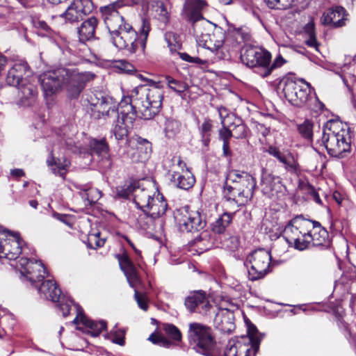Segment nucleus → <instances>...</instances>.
Instances as JSON below:
<instances>
[{
    "label": "nucleus",
    "mask_w": 356,
    "mask_h": 356,
    "mask_svg": "<svg viewBox=\"0 0 356 356\" xmlns=\"http://www.w3.org/2000/svg\"><path fill=\"white\" fill-rule=\"evenodd\" d=\"M116 191L119 198L136 200L138 196V193L141 192V190L135 185L129 184L117 187Z\"/></svg>",
    "instance_id": "7c9ffc66"
},
{
    "label": "nucleus",
    "mask_w": 356,
    "mask_h": 356,
    "mask_svg": "<svg viewBox=\"0 0 356 356\" xmlns=\"http://www.w3.org/2000/svg\"><path fill=\"white\" fill-rule=\"evenodd\" d=\"M213 125L209 119H205L201 126L199 127L201 142L203 145L207 148L211 141V136Z\"/></svg>",
    "instance_id": "f704fd0d"
},
{
    "label": "nucleus",
    "mask_w": 356,
    "mask_h": 356,
    "mask_svg": "<svg viewBox=\"0 0 356 356\" xmlns=\"http://www.w3.org/2000/svg\"><path fill=\"white\" fill-rule=\"evenodd\" d=\"M163 329L165 333L172 340L180 341L181 340V333L180 330L173 324L164 323Z\"/></svg>",
    "instance_id": "c03bdc74"
},
{
    "label": "nucleus",
    "mask_w": 356,
    "mask_h": 356,
    "mask_svg": "<svg viewBox=\"0 0 356 356\" xmlns=\"http://www.w3.org/2000/svg\"><path fill=\"white\" fill-rule=\"evenodd\" d=\"M184 304L191 312L198 310L200 313H207L211 307L206 292L202 290L191 292L186 298Z\"/></svg>",
    "instance_id": "412c9836"
},
{
    "label": "nucleus",
    "mask_w": 356,
    "mask_h": 356,
    "mask_svg": "<svg viewBox=\"0 0 356 356\" xmlns=\"http://www.w3.org/2000/svg\"><path fill=\"white\" fill-rule=\"evenodd\" d=\"M124 5L123 0H117L100 8L111 41L119 49H126L131 54L135 53L138 48L143 51L150 31L149 23L143 19L140 33L138 34L131 24L125 22L120 14L119 10Z\"/></svg>",
    "instance_id": "f257e3e1"
},
{
    "label": "nucleus",
    "mask_w": 356,
    "mask_h": 356,
    "mask_svg": "<svg viewBox=\"0 0 356 356\" xmlns=\"http://www.w3.org/2000/svg\"><path fill=\"white\" fill-rule=\"evenodd\" d=\"M180 58L191 63L202 64L204 62L198 57H192L187 53H178Z\"/></svg>",
    "instance_id": "e2e57ef3"
},
{
    "label": "nucleus",
    "mask_w": 356,
    "mask_h": 356,
    "mask_svg": "<svg viewBox=\"0 0 356 356\" xmlns=\"http://www.w3.org/2000/svg\"><path fill=\"white\" fill-rule=\"evenodd\" d=\"M321 142L328 154L343 158L350 152V140L345 130L339 129L334 123L327 122L323 129Z\"/></svg>",
    "instance_id": "0eeeda50"
},
{
    "label": "nucleus",
    "mask_w": 356,
    "mask_h": 356,
    "mask_svg": "<svg viewBox=\"0 0 356 356\" xmlns=\"http://www.w3.org/2000/svg\"><path fill=\"white\" fill-rule=\"evenodd\" d=\"M83 194L86 195V197H84V196L82 197V198H83L85 200H90V198L91 199L94 198L95 197L93 195H95V194L99 195V197H97V199H99L102 197L100 195V192L98 190L95 189V188L90 189L87 192H84Z\"/></svg>",
    "instance_id": "69168bd1"
},
{
    "label": "nucleus",
    "mask_w": 356,
    "mask_h": 356,
    "mask_svg": "<svg viewBox=\"0 0 356 356\" xmlns=\"http://www.w3.org/2000/svg\"><path fill=\"white\" fill-rule=\"evenodd\" d=\"M35 83V78L30 76L25 79V81L20 83L19 86H15L18 89V96L23 104L29 101L30 102L27 103V104H29L35 99L38 95V88Z\"/></svg>",
    "instance_id": "a878e982"
},
{
    "label": "nucleus",
    "mask_w": 356,
    "mask_h": 356,
    "mask_svg": "<svg viewBox=\"0 0 356 356\" xmlns=\"http://www.w3.org/2000/svg\"><path fill=\"white\" fill-rule=\"evenodd\" d=\"M38 292L41 297L50 300L52 302L64 300L60 289L58 288L55 281L48 280L43 282L38 288Z\"/></svg>",
    "instance_id": "cd10ccee"
},
{
    "label": "nucleus",
    "mask_w": 356,
    "mask_h": 356,
    "mask_svg": "<svg viewBox=\"0 0 356 356\" xmlns=\"http://www.w3.org/2000/svg\"><path fill=\"white\" fill-rule=\"evenodd\" d=\"M218 113L221 120L222 126L228 125L230 127L231 123L237 118L232 113H230L226 108L220 107L218 108Z\"/></svg>",
    "instance_id": "49530a36"
},
{
    "label": "nucleus",
    "mask_w": 356,
    "mask_h": 356,
    "mask_svg": "<svg viewBox=\"0 0 356 356\" xmlns=\"http://www.w3.org/2000/svg\"><path fill=\"white\" fill-rule=\"evenodd\" d=\"M172 161L173 163V165H177L181 170H184V168H186V163L181 160L180 156H174L172 159Z\"/></svg>",
    "instance_id": "338daca9"
},
{
    "label": "nucleus",
    "mask_w": 356,
    "mask_h": 356,
    "mask_svg": "<svg viewBox=\"0 0 356 356\" xmlns=\"http://www.w3.org/2000/svg\"><path fill=\"white\" fill-rule=\"evenodd\" d=\"M60 17L64 18L67 22L74 23L83 19V14L72 5V3L68 6L66 10L63 13Z\"/></svg>",
    "instance_id": "c9c22d12"
},
{
    "label": "nucleus",
    "mask_w": 356,
    "mask_h": 356,
    "mask_svg": "<svg viewBox=\"0 0 356 356\" xmlns=\"http://www.w3.org/2000/svg\"><path fill=\"white\" fill-rule=\"evenodd\" d=\"M89 148L92 154H95L103 160H105L108 166L111 165L108 154L109 147L105 138L99 140L96 138L91 139L89 143Z\"/></svg>",
    "instance_id": "c756f323"
},
{
    "label": "nucleus",
    "mask_w": 356,
    "mask_h": 356,
    "mask_svg": "<svg viewBox=\"0 0 356 356\" xmlns=\"http://www.w3.org/2000/svg\"><path fill=\"white\" fill-rule=\"evenodd\" d=\"M188 337L196 352L205 356H221L211 335V329L199 323L189 324Z\"/></svg>",
    "instance_id": "6e6552de"
},
{
    "label": "nucleus",
    "mask_w": 356,
    "mask_h": 356,
    "mask_svg": "<svg viewBox=\"0 0 356 356\" xmlns=\"http://www.w3.org/2000/svg\"><path fill=\"white\" fill-rule=\"evenodd\" d=\"M97 25L98 19L94 16L90 17L84 20L77 28L79 41L81 42H85L95 38Z\"/></svg>",
    "instance_id": "c85d7f7f"
},
{
    "label": "nucleus",
    "mask_w": 356,
    "mask_h": 356,
    "mask_svg": "<svg viewBox=\"0 0 356 356\" xmlns=\"http://www.w3.org/2000/svg\"><path fill=\"white\" fill-rule=\"evenodd\" d=\"M223 245L229 250L234 251L239 245L238 238L236 236H229L228 238L225 240Z\"/></svg>",
    "instance_id": "bf43d9fd"
},
{
    "label": "nucleus",
    "mask_w": 356,
    "mask_h": 356,
    "mask_svg": "<svg viewBox=\"0 0 356 356\" xmlns=\"http://www.w3.org/2000/svg\"><path fill=\"white\" fill-rule=\"evenodd\" d=\"M270 8L286 9L292 6L296 0H264Z\"/></svg>",
    "instance_id": "de8ad7c7"
},
{
    "label": "nucleus",
    "mask_w": 356,
    "mask_h": 356,
    "mask_svg": "<svg viewBox=\"0 0 356 356\" xmlns=\"http://www.w3.org/2000/svg\"><path fill=\"white\" fill-rule=\"evenodd\" d=\"M138 143V149L142 150L144 149L145 156L148 157L152 152V144L147 140L141 137H138L136 139Z\"/></svg>",
    "instance_id": "5fc2aeb1"
},
{
    "label": "nucleus",
    "mask_w": 356,
    "mask_h": 356,
    "mask_svg": "<svg viewBox=\"0 0 356 356\" xmlns=\"http://www.w3.org/2000/svg\"><path fill=\"white\" fill-rule=\"evenodd\" d=\"M138 117L150 120L158 114L161 108L163 91L159 83L152 82L149 85H140L131 91L128 97Z\"/></svg>",
    "instance_id": "f03ea898"
},
{
    "label": "nucleus",
    "mask_w": 356,
    "mask_h": 356,
    "mask_svg": "<svg viewBox=\"0 0 356 356\" xmlns=\"http://www.w3.org/2000/svg\"><path fill=\"white\" fill-rule=\"evenodd\" d=\"M232 220L229 213H225L218 218L212 225V231L216 234H222Z\"/></svg>",
    "instance_id": "e433bc0d"
},
{
    "label": "nucleus",
    "mask_w": 356,
    "mask_h": 356,
    "mask_svg": "<svg viewBox=\"0 0 356 356\" xmlns=\"http://www.w3.org/2000/svg\"><path fill=\"white\" fill-rule=\"evenodd\" d=\"M310 244L313 246L327 248L330 245L327 231L317 221L312 220V227L310 229Z\"/></svg>",
    "instance_id": "bb28decb"
},
{
    "label": "nucleus",
    "mask_w": 356,
    "mask_h": 356,
    "mask_svg": "<svg viewBox=\"0 0 356 356\" xmlns=\"http://www.w3.org/2000/svg\"><path fill=\"white\" fill-rule=\"evenodd\" d=\"M171 38H173L175 40V35L172 33H167L165 35V40H166L168 43V46L170 49V51L171 52H176L178 49H180L181 45L176 42L173 44L171 41Z\"/></svg>",
    "instance_id": "052dcab7"
},
{
    "label": "nucleus",
    "mask_w": 356,
    "mask_h": 356,
    "mask_svg": "<svg viewBox=\"0 0 356 356\" xmlns=\"http://www.w3.org/2000/svg\"><path fill=\"white\" fill-rule=\"evenodd\" d=\"M219 139L222 143H229V139L233 137L230 127L228 125L222 126V128L218 131Z\"/></svg>",
    "instance_id": "4d7b16f0"
},
{
    "label": "nucleus",
    "mask_w": 356,
    "mask_h": 356,
    "mask_svg": "<svg viewBox=\"0 0 356 356\" xmlns=\"http://www.w3.org/2000/svg\"><path fill=\"white\" fill-rule=\"evenodd\" d=\"M135 207L141 209L146 215H147V211L150 209L151 205H153L154 202H134Z\"/></svg>",
    "instance_id": "0e129e2a"
},
{
    "label": "nucleus",
    "mask_w": 356,
    "mask_h": 356,
    "mask_svg": "<svg viewBox=\"0 0 356 356\" xmlns=\"http://www.w3.org/2000/svg\"><path fill=\"white\" fill-rule=\"evenodd\" d=\"M148 339L155 344H160L165 347H170L172 344L171 341L167 339L165 337L158 334H152Z\"/></svg>",
    "instance_id": "864d4df0"
},
{
    "label": "nucleus",
    "mask_w": 356,
    "mask_h": 356,
    "mask_svg": "<svg viewBox=\"0 0 356 356\" xmlns=\"http://www.w3.org/2000/svg\"><path fill=\"white\" fill-rule=\"evenodd\" d=\"M209 235L207 231L202 232L198 237L195 238L194 244L201 250L209 249L211 245L208 238Z\"/></svg>",
    "instance_id": "09e8293b"
},
{
    "label": "nucleus",
    "mask_w": 356,
    "mask_h": 356,
    "mask_svg": "<svg viewBox=\"0 0 356 356\" xmlns=\"http://www.w3.org/2000/svg\"><path fill=\"white\" fill-rule=\"evenodd\" d=\"M207 6V3L204 0H185L181 15L185 19L193 23V30L195 24L205 20L202 12Z\"/></svg>",
    "instance_id": "6ab92c4d"
},
{
    "label": "nucleus",
    "mask_w": 356,
    "mask_h": 356,
    "mask_svg": "<svg viewBox=\"0 0 356 356\" xmlns=\"http://www.w3.org/2000/svg\"><path fill=\"white\" fill-rule=\"evenodd\" d=\"M165 125V134L168 138L174 137L180 131L181 124L177 120L174 119H168Z\"/></svg>",
    "instance_id": "37998d69"
},
{
    "label": "nucleus",
    "mask_w": 356,
    "mask_h": 356,
    "mask_svg": "<svg viewBox=\"0 0 356 356\" xmlns=\"http://www.w3.org/2000/svg\"><path fill=\"white\" fill-rule=\"evenodd\" d=\"M256 184V179L250 173L232 170L227 175L225 197L227 200H235L236 197L251 200Z\"/></svg>",
    "instance_id": "39448f33"
},
{
    "label": "nucleus",
    "mask_w": 356,
    "mask_h": 356,
    "mask_svg": "<svg viewBox=\"0 0 356 356\" xmlns=\"http://www.w3.org/2000/svg\"><path fill=\"white\" fill-rule=\"evenodd\" d=\"M254 327H250L248 334L230 339L221 356L255 355L261 341Z\"/></svg>",
    "instance_id": "1a4fd4ad"
},
{
    "label": "nucleus",
    "mask_w": 356,
    "mask_h": 356,
    "mask_svg": "<svg viewBox=\"0 0 356 356\" xmlns=\"http://www.w3.org/2000/svg\"><path fill=\"white\" fill-rule=\"evenodd\" d=\"M154 204L151 205V208L147 211V215L156 218L163 215L168 208L166 202H154Z\"/></svg>",
    "instance_id": "a19ab883"
},
{
    "label": "nucleus",
    "mask_w": 356,
    "mask_h": 356,
    "mask_svg": "<svg viewBox=\"0 0 356 356\" xmlns=\"http://www.w3.org/2000/svg\"><path fill=\"white\" fill-rule=\"evenodd\" d=\"M171 179L174 181L177 179V187L184 190L191 188L195 183V179L193 176L188 174L186 177L185 175H178V172L177 173L176 172L172 175Z\"/></svg>",
    "instance_id": "58836bf2"
},
{
    "label": "nucleus",
    "mask_w": 356,
    "mask_h": 356,
    "mask_svg": "<svg viewBox=\"0 0 356 356\" xmlns=\"http://www.w3.org/2000/svg\"><path fill=\"white\" fill-rule=\"evenodd\" d=\"M117 258L120 268L124 272L129 285L131 287H134L140 282V277L136 268L127 254H118Z\"/></svg>",
    "instance_id": "393cba45"
},
{
    "label": "nucleus",
    "mask_w": 356,
    "mask_h": 356,
    "mask_svg": "<svg viewBox=\"0 0 356 356\" xmlns=\"http://www.w3.org/2000/svg\"><path fill=\"white\" fill-rule=\"evenodd\" d=\"M76 310V316L73 321V323L76 325L78 330L90 333L92 337L98 336L106 326L104 321H94L88 319L83 314V310L79 305H75Z\"/></svg>",
    "instance_id": "a211bd4d"
},
{
    "label": "nucleus",
    "mask_w": 356,
    "mask_h": 356,
    "mask_svg": "<svg viewBox=\"0 0 356 356\" xmlns=\"http://www.w3.org/2000/svg\"><path fill=\"white\" fill-rule=\"evenodd\" d=\"M235 36L237 40H241L240 42H245L249 40L250 38V35L248 30L243 28H239L235 31Z\"/></svg>",
    "instance_id": "680f3d73"
},
{
    "label": "nucleus",
    "mask_w": 356,
    "mask_h": 356,
    "mask_svg": "<svg viewBox=\"0 0 356 356\" xmlns=\"http://www.w3.org/2000/svg\"><path fill=\"white\" fill-rule=\"evenodd\" d=\"M135 299L140 309L147 311L148 309L147 297L145 293L135 290Z\"/></svg>",
    "instance_id": "13d9d810"
},
{
    "label": "nucleus",
    "mask_w": 356,
    "mask_h": 356,
    "mask_svg": "<svg viewBox=\"0 0 356 356\" xmlns=\"http://www.w3.org/2000/svg\"><path fill=\"white\" fill-rule=\"evenodd\" d=\"M234 321V313L228 309L220 307L214 318L213 324L220 332L229 334L235 329Z\"/></svg>",
    "instance_id": "b1692460"
},
{
    "label": "nucleus",
    "mask_w": 356,
    "mask_h": 356,
    "mask_svg": "<svg viewBox=\"0 0 356 356\" xmlns=\"http://www.w3.org/2000/svg\"><path fill=\"white\" fill-rule=\"evenodd\" d=\"M312 227V220L305 219L302 216H297L286 226L284 230V237L289 244L298 240V237L310 231Z\"/></svg>",
    "instance_id": "f3484780"
},
{
    "label": "nucleus",
    "mask_w": 356,
    "mask_h": 356,
    "mask_svg": "<svg viewBox=\"0 0 356 356\" xmlns=\"http://www.w3.org/2000/svg\"><path fill=\"white\" fill-rule=\"evenodd\" d=\"M241 59L246 66L254 68V72L260 76H268L277 68L282 67L286 60L279 55L271 63V54L259 47L245 45L243 47Z\"/></svg>",
    "instance_id": "7ed1b4c3"
},
{
    "label": "nucleus",
    "mask_w": 356,
    "mask_h": 356,
    "mask_svg": "<svg viewBox=\"0 0 356 356\" xmlns=\"http://www.w3.org/2000/svg\"><path fill=\"white\" fill-rule=\"evenodd\" d=\"M91 115L97 120L103 119L111 120L113 118L118 117L120 113L118 110V104L111 97H103L100 98H90ZM119 106V104H118Z\"/></svg>",
    "instance_id": "ddd939ff"
},
{
    "label": "nucleus",
    "mask_w": 356,
    "mask_h": 356,
    "mask_svg": "<svg viewBox=\"0 0 356 356\" xmlns=\"http://www.w3.org/2000/svg\"><path fill=\"white\" fill-rule=\"evenodd\" d=\"M283 92L285 98L294 106L316 111L323 106L316 97L311 95L309 83L302 79H286Z\"/></svg>",
    "instance_id": "20e7f679"
},
{
    "label": "nucleus",
    "mask_w": 356,
    "mask_h": 356,
    "mask_svg": "<svg viewBox=\"0 0 356 356\" xmlns=\"http://www.w3.org/2000/svg\"><path fill=\"white\" fill-rule=\"evenodd\" d=\"M165 79L168 81L170 88L179 94L185 92L188 88V85L183 81L174 79L170 76H167Z\"/></svg>",
    "instance_id": "a18cd8bd"
},
{
    "label": "nucleus",
    "mask_w": 356,
    "mask_h": 356,
    "mask_svg": "<svg viewBox=\"0 0 356 356\" xmlns=\"http://www.w3.org/2000/svg\"><path fill=\"white\" fill-rule=\"evenodd\" d=\"M119 108L120 112L118 114V117L113 118L108 122L112 123L111 132L115 139L122 140L128 136L129 129L133 125L138 115L129 98L123 99L119 103Z\"/></svg>",
    "instance_id": "9d476101"
},
{
    "label": "nucleus",
    "mask_w": 356,
    "mask_h": 356,
    "mask_svg": "<svg viewBox=\"0 0 356 356\" xmlns=\"http://www.w3.org/2000/svg\"><path fill=\"white\" fill-rule=\"evenodd\" d=\"M67 76H63V86L70 98H77L87 82L92 80L95 75L90 72H79L67 69Z\"/></svg>",
    "instance_id": "4468645a"
},
{
    "label": "nucleus",
    "mask_w": 356,
    "mask_h": 356,
    "mask_svg": "<svg viewBox=\"0 0 356 356\" xmlns=\"http://www.w3.org/2000/svg\"><path fill=\"white\" fill-rule=\"evenodd\" d=\"M346 10L342 6H336L324 12L321 17L323 25L332 28H339L346 25L347 20Z\"/></svg>",
    "instance_id": "5701e85b"
},
{
    "label": "nucleus",
    "mask_w": 356,
    "mask_h": 356,
    "mask_svg": "<svg viewBox=\"0 0 356 356\" xmlns=\"http://www.w3.org/2000/svg\"><path fill=\"white\" fill-rule=\"evenodd\" d=\"M67 68H59L47 72L40 77L41 87L46 96L58 92L63 86V79L67 76Z\"/></svg>",
    "instance_id": "dca6fc26"
},
{
    "label": "nucleus",
    "mask_w": 356,
    "mask_h": 356,
    "mask_svg": "<svg viewBox=\"0 0 356 356\" xmlns=\"http://www.w3.org/2000/svg\"><path fill=\"white\" fill-rule=\"evenodd\" d=\"M304 33L306 44L310 47L317 49L318 44L316 40L315 25L312 19L305 24L304 27Z\"/></svg>",
    "instance_id": "473e14b6"
},
{
    "label": "nucleus",
    "mask_w": 356,
    "mask_h": 356,
    "mask_svg": "<svg viewBox=\"0 0 356 356\" xmlns=\"http://www.w3.org/2000/svg\"><path fill=\"white\" fill-rule=\"evenodd\" d=\"M99 236V232L89 234L88 238V246L93 249L102 247L105 243V239L100 238Z\"/></svg>",
    "instance_id": "3c124183"
},
{
    "label": "nucleus",
    "mask_w": 356,
    "mask_h": 356,
    "mask_svg": "<svg viewBox=\"0 0 356 356\" xmlns=\"http://www.w3.org/2000/svg\"><path fill=\"white\" fill-rule=\"evenodd\" d=\"M55 302H58V306L63 312V316L64 317L68 316L71 305L73 304L72 300L64 296V300L60 299V301H56Z\"/></svg>",
    "instance_id": "6e6d98bb"
},
{
    "label": "nucleus",
    "mask_w": 356,
    "mask_h": 356,
    "mask_svg": "<svg viewBox=\"0 0 356 356\" xmlns=\"http://www.w3.org/2000/svg\"><path fill=\"white\" fill-rule=\"evenodd\" d=\"M270 261L271 255L268 251L259 249L252 252L248 257L245 263L250 264L248 269L249 279L254 281L264 277L269 273Z\"/></svg>",
    "instance_id": "f8f14e48"
},
{
    "label": "nucleus",
    "mask_w": 356,
    "mask_h": 356,
    "mask_svg": "<svg viewBox=\"0 0 356 356\" xmlns=\"http://www.w3.org/2000/svg\"><path fill=\"white\" fill-rule=\"evenodd\" d=\"M152 10L155 13L154 17L161 22L166 24L169 22V13L163 2L156 1L152 5Z\"/></svg>",
    "instance_id": "4c0bfd02"
},
{
    "label": "nucleus",
    "mask_w": 356,
    "mask_h": 356,
    "mask_svg": "<svg viewBox=\"0 0 356 356\" xmlns=\"http://www.w3.org/2000/svg\"><path fill=\"white\" fill-rule=\"evenodd\" d=\"M232 136L237 139H242L247 137L249 129L243 122L241 118H237L230 125Z\"/></svg>",
    "instance_id": "2f4dec72"
},
{
    "label": "nucleus",
    "mask_w": 356,
    "mask_h": 356,
    "mask_svg": "<svg viewBox=\"0 0 356 356\" xmlns=\"http://www.w3.org/2000/svg\"><path fill=\"white\" fill-rule=\"evenodd\" d=\"M22 241L18 234L1 240L0 248V259L16 261L22 251Z\"/></svg>",
    "instance_id": "aec40b11"
},
{
    "label": "nucleus",
    "mask_w": 356,
    "mask_h": 356,
    "mask_svg": "<svg viewBox=\"0 0 356 356\" xmlns=\"http://www.w3.org/2000/svg\"><path fill=\"white\" fill-rule=\"evenodd\" d=\"M72 3L83 16L90 14L94 9L92 0H73Z\"/></svg>",
    "instance_id": "ea45409f"
},
{
    "label": "nucleus",
    "mask_w": 356,
    "mask_h": 356,
    "mask_svg": "<svg viewBox=\"0 0 356 356\" xmlns=\"http://www.w3.org/2000/svg\"><path fill=\"white\" fill-rule=\"evenodd\" d=\"M52 216L55 218H56L57 220L70 225V223L68 222V217L67 215H65V214H60V213H58L56 211H53L52 213Z\"/></svg>",
    "instance_id": "774afa93"
},
{
    "label": "nucleus",
    "mask_w": 356,
    "mask_h": 356,
    "mask_svg": "<svg viewBox=\"0 0 356 356\" xmlns=\"http://www.w3.org/2000/svg\"><path fill=\"white\" fill-rule=\"evenodd\" d=\"M310 231L307 232L305 234H303V237H298V240L296 241L295 242L292 243V245H294V248L299 250H303L307 249L309 244H310V240L311 236H310Z\"/></svg>",
    "instance_id": "8fccbe9b"
},
{
    "label": "nucleus",
    "mask_w": 356,
    "mask_h": 356,
    "mask_svg": "<svg viewBox=\"0 0 356 356\" xmlns=\"http://www.w3.org/2000/svg\"><path fill=\"white\" fill-rule=\"evenodd\" d=\"M193 31L197 42L200 46L212 52H216L219 58H224L222 47L225 39V32L222 28L213 26L208 20H203L200 24L195 25Z\"/></svg>",
    "instance_id": "423d86ee"
},
{
    "label": "nucleus",
    "mask_w": 356,
    "mask_h": 356,
    "mask_svg": "<svg viewBox=\"0 0 356 356\" xmlns=\"http://www.w3.org/2000/svg\"><path fill=\"white\" fill-rule=\"evenodd\" d=\"M269 152L271 155L277 158L280 162L284 164L285 168L291 172H296L297 165L292 157L286 158L276 148H270Z\"/></svg>",
    "instance_id": "72a5a7b5"
},
{
    "label": "nucleus",
    "mask_w": 356,
    "mask_h": 356,
    "mask_svg": "<svg viewBox=\"0 0 356 356\" xmlns=\"http://www.w3.org/2000/svg\"><path fill=\"white\" fill-rule=\"evenodd\" d=\"M31 76V71L26 61L20 60L15 63L8 70L6 82L8 85L15 87L20 83Z\"/></svg>",
    "instance_id": "4be33fe9"
},
{
    "label": "nucleus",
    "mask_w": 356,
    "mask_h": 356,
    "mask_svg": "<svg viewBox=\"0 0 356 356\" xmlns=\"http://www.w3.org/2000/svg\"><path fill=\"white\" fill-rule=\"evenodd\" d=\"M179 229L181 232H195L202 229L205 226V221L202 219L198 211H189L188 207H185L178 211L175 216Z\"/></svg>",
    "instance_id": "2eb2a0df"
},
{
    "label": "nucleus",
    "mask_w": 356,
    "mask_h": 356,
    "mask_svg": "<svg viewBox=\"0 0 356 356\" xmlns=\"http://www.w3.org/2000/svg\"><path fill=\"white\" fill-rule=\"evenodd\" d=\"M20 273V278L35 284L47 276V273L40 261L20 257L15 264H11Z\"/></svg>",
    "instance_id": "9b49d317"
},
{
    "label": "nucleus",
    "mask_w": 356,
    "mask_h": 356,
    "mask_svg": "<svg viewBox=\"0 0 356 356\" xmlns=\"http://www.w3.org/2000/svg\"><path fill=\"white\" fill-rule=\"evenodd\" d=\"M298 131L304 138L311 141L313 136V123L309 120H305L302 123L298 124Z\"/></svg>",
    "instance_id": "79ce46f5"
},
{
    "label": "nucleus",
    "mask_w": 356,
    "mask_h": 356,
    "mask_svg": "<svg viewBox=\"0 0 356 356\" xmlns=\"http://www.w3.org/2000/svg\"><path fill=\"white\" fill-rule=\"evenodd\" d=\"M54 151V149L51 150V157L50 159L47 160L48 165H55L59 169L65 170L66 168H67L70 165V162L67 159H64L63 162L62 163L60 159L56 158L54 156V154H53Z\"/></svg>",
    "instance_id": "603ef678"
}]
</instances>
